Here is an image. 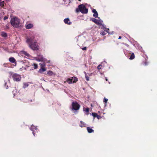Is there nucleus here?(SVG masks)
<instances>
[{
  "label": "nucleus",
  "instance_id": "obj_7",
  "mask_svg": "<svg viewBox=\"0 0 157 157\" xmlns=\"http://www.w3.org/2000/svg\"><path fill=\"white\" fill-rule=\"evenodd\" d=\"M64 22L67 25H70L71 24V22L70 21V20L69 18H65L64 20Z\"/></svg>",
  "mask_w": 157,
  "mask_h": 157
},
{
  "label": "nucleus",
  "instance_id": "obj_2",
  "mask_svg": "<svg viewBox=\"0 0 157 157\" xmlns=\"http://www.w3.org/2000/svg\"><path fill=\"white\" fill-rule=\"evenodd\" d=\"M76 12L78 13L80 11L82 13H87L88 12V9L86 8V6L83 4L80 5L78 8L76 9Z\"/></svg>",
  "mask_w": 157,
  "mask_h": 157
},
{
  "label": "nucleus",
  "instance_id": "obj_24",
  "mask_svg": "<svg viewBox=\"0 0 157 157\" xmlns=\"http://www.w3.org/2000/svg\"><path fill=\"white\" fill-rule=\"evenodd\" d=\"M44 58H42V59H39V57H38V58H37V59H36V60L37 61H44Z\"/></svg>",
  "mask_w": 157,
  "mask_h": 157
},
{
  "label": "nucleus",
  "instance_id": "obj_10",
  "mask_svg": "<svg viewBox=\"0 0 157 157\" xmlns=\"http://www.w3.org/2000/svg\"><path fill=\"white\" fill-rule=\"evenodd\" d=\"M73 80V77H72V78H69L66 80L67 82L69 84H71L72 82V81Z\"/></svg>",
  "mask_w": 157,
  "mask_h": 157
},
{
  "label": "nucleus",
  "instance_id": "obj_27",
  "mask_svg": "<svg viewBox=\"0 0 157 157\" xmlns=\"http://www.w3.org/2000/svg\"><path fill=\"white\" fill-rule=\"evenodd\" d=\"M33 66H34V68L35 69H36L38 68V65L36 63H34Z\"/></svg>",
  "mask_w": 157,
  "mask_h": 157
},
{
  "label": "nucleus",
  "instance_id": "obj_35",
  "mask_svg": "<svg viewBox=\"0 0 157 157\" xmlns=\"http://www.w3.org/2000/svg\"><path fill=\"white\" fill-rule=\"evenodd\" d=\"M39 57L40 59H41L42 58H44L42 56H40Z\"/></svg>",
  "mask_w": 157,
  "mask_h": 157
},
{
  "label": "nucleus",
  "instance_id": "obj_13",
  "mask_svg": "<svg viewBox=\"0 0 157 157\" xmlns=\"http://www.w3.org/2000/svg\"><path fill=\"white\" fill-rule=\"evenodd\" d=\"M33 24H29L26 25V28L27 29H29L33 27Z\"/></svg>",
  "mask_w": 157,
  "mask_h": 157
},
{
  "label": "nucleus",
  "instance_id": "obj_28",
  "mask_svg": "<svg viewBox=\"0 0 157 157\" xmlns=\"http://www.w3.org/2000/svg\"><path fill=\"white\" fill-rule=\"evenodd\" d=\"M29 85L27 83H25L24 84V87L26 88Z\"/></svg>",
  "mask_w": 157,
  "mask_h": 157
},
{
  "label": "nucleus",
  "instance_id": "obj_26",
  "mask_svg": "<svg viewBox=\"0 0 157 157\" xmlns=\"http://www.w3.org/2000/svg\"><path fill=\"white\" fill-rule=\"evenodd\" d=\"M53 72L52 71H49L47 72L48 75H53Z\"/></svg>",
  "mask_w": 157,
  "mask_h": 157
},
{
  "label": "nucleus",
  "instance_id": "obj_1",
  "mask_svg": "<svg viewBox=\"0 0 157 157\" xmlns=\"http://www.w3.org/2000/svg\"><path fill=\"white\" fill-rule=\"evenodd\" d=\"M35 37L31 36L27 38L26 42L29 45V47L33 50L38 51L39 49V46L37 43L34 40Z\"/></svg>",
  "mask_w": 157,
  "mask_h": 157
},
{
  "label": "nucleus",
  "instance_id": "obj_12",
  "mask_svg": "<svg viewBox=\"0 0 157 157\" xmlns=\"http://www.w3.org/2000/svg\"><path fill=\"white\" fill-rule=\"evenodd\" d=\"M87 130L89 133H91L94 132V130L92 129L91 128H90V127H87Z\"/></svg>",
  "mask_w": 157,
  "mask_h": 157
},
{
  "label": "nucleus",
  "instance_id": "obj_19",
  "mask_svg": "<svg viewBox=\"0 0 157 157\" xmlns=\"http://www.w3.org/2000/svg\"><path fill=\"white\" fill-rule=\"evenodd\" d=\"M92 115L94 117H100V116L98 115L97 113H92Z\"/></svg>",
  "mask_w": 157,
  "mask_h": 157
},
{
  "label": "nucleus",
  "instance_id": "obj_30",
  "mask_svg": "<svg viewBox=\"0 0 157 157\" xmlns=\"http://www.w3.org/2000/svg\"><path fill=\"white\" fill-rule=\"evenodd\" d=\"M100 34L102 36H104L106 35V33L104 31H103L100 33Z\"/></svg>",
  "mask_w": 157,
  "mask_h": 157
},
{
  "label": "nucleus",
  "instance_id": "obj_4",
  "mask_svg": "<svg viewBox=\"0 0 157 157\" xmlns=\"http://www.w3.org/2000/svg\"><path fill=\"white\" fill-rule=\"evenodd\" d=\"M72 110H78L80 108V105L76 101L73 102L72 103Z\"/></svg>",
  "mask_w": 157,
  "mask_h": 157
},
{
  "label": "nucleus",
  "instance_id": "obj_20",
  "mask_svg": "<svg viewBox=\"0 0 157 157\" xmlns=\"http://www.w3.org/2000/svg\"><path fill=\"white\" fill-rule=\"evenodd\" d=\"M5 4V2L3 1L1 2H0V7H3Z\"/></svg>",
  "mask_w": 157,
  "mask_h": 157
},
{
  "label": "nucleus",
  "instance_id": "obj_9",
  "mask_svg": "<svg viewBox=\"0 0 157 157\" xmlns=\"http://www.w3.org/2000/svg\"><path fill=\"white\" fill-rule=\"evenodd\" d=\"M9 61L13 63H16V61L15 59L13 57H10L9 59Z\"/></svg>",
  "mask_w": 157,
  "mask_h": 157
},
{
  "label": "nucleus",
  "instance_id": "obj_18",
  "mask_svg": "<svg viewBox=\"0 0 157 157\" xmlns=\"http://www.w3.org/2000/svg\"><path fill=\"white\" fill-rule=\"evenodd\" d=\"M78 81V78L75 77H73V80L72 82L73 83H76Z\"/></svg>",
  "mask_w": 157,
  "mask_h": 157
},
{
  "label": "nucleus",
  "instance_id": "obj_23",
  "mask_svg": "<svg viewBox=\"0 0 157 157\" xmlns=\"http://www.w3.org/2000/svg\"><path fill=\"white\" fill-rule=\"evenodd\" d=\"M84 111L86 113H88L89 111V109L88 108H83Z\"/></svg>",
  "mask_w": 157,
  "mask_h": 157
},
{
  "label": "nucleus",
  "instance_id": "obj_22",
  "mask_svg": "<svg viewBox=\"0 0 157 157\" xmlns=\"http://www.w3.org/2000/svg\"><path fill=\"white\" fill-rule=\"evenodd\" d=\"M39 64L40 65V68L44 67L45 66V63H40Z\"/></svg>",
  "mask_w": 157,
  "mask_h": 157
},
{
  "label": "nucleus",
  "instance_id": "obj_17",
  "mask_svg": "<svg viewBox=\"0 0 157 157\" xmlns=\"http://www.w3.org/2000/svg\"><path fill=\"white\" fill-rule=\"evenodd\" d=\"M135 57L134 53H132L129 59L130 60H132L134 59Z\"/></svg>",
  "mask_w": 157,
  "mask_h": 157
},
{
  "label": "nucleus",
  "instance_id": "obj_33",
  "mask_svg": "<svg viewBox=\"0 0 157 157\" xmlns=\"http://www.w3.org/2000/svg\"><path fill=\"white\" fill-rule=\"evenodd\" d=\"M81 49L83 50H86L87 49V48L86 47H84V48H82Z\"/></svg>",
  "mask_w": 157,
  "mask_h": 157
},
{
  "label": "nucleus",
  "instance_id": "obj_5",
  "mask_svg": "<svg viewBox=\"0 0 157 157\" xmlns=\"http://www.w3.org/2000/svg\"><path fill=\"white\" fill-rule=\"evenodd\" d=\"M12 77L13 80L17 82L20 81L21 78V76L16 73L13 74Z\"/></svg>",
  "mask_w": 157,
  "mask_h": 157
},
{
  "label": "nucleus",
  "instance_id": "obj_31",
  "mask_svg": "<svg viewBox=\"0 0 157 157\" xmlns=\"http://www.w3.org/2000/svg\"><path fill=\"white\" fill-rule=\"evenodd\" d=\"M104 100L103 101L104 102H105V103H106L108 101V99L106 98H104Z\"/></svg>",
  "mask_w": 157,
  "mask_h": 157
},
{
  "label": "nucleus",
  "instance_id": "obj_40",
  "mask_svg": "<svg viewBox=\"0 0 157 157\" xmlns=\"http://www.w3.org/2000/svg\"><path fill=\"white\" fill-rule=\"evenodd\" d=\"M97 117L98 119H99V117Z\"/></svg>",
  "mask_w": 157,
  "mask_h": 157
},
{
  "label": "nucleus",
  "instance_id": "obj_38",
  "mask_svg": "<svg viewBox=\"0 0 157 157\" xmlns=\"http://www.w3.org/2000/svg\"><path fill=\"white\" fill-rule=\"evenodd\" d=\"M105 79L106 81H108V79L106 77H105Z\"/></svg>",
  "mask_w": 157,
  "mask_h": 157
},
{
  "label": "nucleus",
  "instance_id": "obj_34",
  "mask_svg": "<svg viewBox=\"0 0 157 157\" xmlns=\"http://www.w3.org/2000/svg\"><path fill=\"white\" fill-rule=\"evenodd\" d=\"M8 17L7 16H5L4 18V20H5L7 19H8Z\"/></svg>",
  "mask_w": 157,
  "mask_h": 157
},
{
  "label": "nucleus",
  "instance_id": "obj_25",
  "mask_svg": "<svg viewBox=\"0 0 157 157\" xmlns=\"http://www.w3.org/2000/svg\"><path fill=\"white\" fill-rule=\"evenodd\" d=\"M2 36L4 37H6L7 36V34L4 32H2Z\"/></svg>",
  "mask_w": 157,
  "mask_h": 157
},
{
  "label": "nucleus",
  "instance_id": "obj_29",
  "mask_svg": "<svg viewBox=\"0 0 157 157\" xmlns=\"http://www.w3.org/2000/svg\"><path fill=\"white\" fill-rule=\"evenodd\" d=\"M86 73L85 78H86V79L87 81H88L89 80V77L87 76V75H86V73Z\"/></svg>",
  "mask_w": 157,
  "mask_h": 157
},
{
  "label": "nucleus",
  "instance_id": "obj_36",
  "mask_svg": "<svg viewBox=\"0 0 157 157\" xmlns=\"http://www.w3.org/2000/svg\"><path fill=\"white\" fill-rule=\"evenodd\" d=\"M33 135H34V136H35V133H34V131H33Z\"/></svg>",
  "mask_w": 157,
  "mask_h": 157
},
{
  "label": "nucleus",
  "instance_id": "obj_37",
  "mask_svg": "<svg viewBox=\"0 0 157 157\" xmlns=\"http://www.w3.org/2000/svg\"><path fill=\"white\" fill-rule=\"evenodd\" d=\"M121 38V36H119V38H118V39H120Z\"/></svg>",
  "mask_w": 157,
  "mask_h": 157
},
{
  "label": "nucleus",
  "instance_id": "obj_11",
  "mask_svg": "<svg viewBox=\"0 0 157 157\" xmlns=\"http://www.w3.org/2000/svg\"><path fill=\"white\" fill-rule=\"evenodd\" d=\"M29 128L30 130L32 131H33L34 130H36L37 129V127H36L33 125H32Z\"/></svg>",
  "mask_w": 157,
  "mask_h": 157
},
{
  "label": "nucleus",
  "instance_id": "obj_6",
  "mask_svg": "<svg viewBox=\"0 0 157 157\" xmlns=\"http://www.w3.org/2000/svg\"><path fill=\"white\" fill-rule=\"evenodd\" d=\"M90 21L98 25H99L100 24L99 21L94 18H91Z\"/></svg>",
  "mask_w": 157,
  "mask_h": 157
},
{
  "label": "nucleus",
  "instance_id": "obj_39",
  "mask_svg": "<svg viewBox=\"0 0 157 157\" xmlns=\"http://www.w3.org/2000/svg\"><path fill=\"white\" fill-rule=\"evenodd\" d=\"M10 0H6L7 2H8L10 1Z\"/></svg>",
  "mask_w": 157,
  "mask_h": 157
},
{
  "label": "nucleus",
  "instance_id": "obj_21",
  "mask_svg": "<svg viewBox=\"0 0 157 157\" xmlns=\"http://www.w3.org/2000/svg\"><path fill=\"white\" fill-rule=\"evenodd\" d=\"M102 29H104V31H105L108 33H109V29L103 26V27Z\"/></svg>",
  "mask_w": 157,
  "mask_h": 157
},
{
  "label": "nucleus",
  "instance_id": "obj_41",
  "mask_svg": "<svg viewBox=\"0 0 157 157\" xmlns=\"http://www.w3.org/2000/svg\"><path fill=\"white\" fill-rule=\"evenodd\" d=\"M2 0H0V1H1Z\"/></svg>",
  "mask_w": 157,
  "mask_h": 157
},
{
  "label": "nucleus",
  "instance_id": "obj_32",
  "mask_svg": "<svg viewBox=\"0 0 157 157\" xmlns=\"http://www.w3.org/2000/svg\"><path fill=\"white\" fill-rule=\"evenodd\" d=\"M102 65L101 64L99 65L97 67L98 69L99 70L101 69V66Z\"/></svg>",
  "mask_w": 157,
  "mask_h": 157
},
{
  "label": "nucleus",
  "instance_id": "obj_16",
  "mask_svg": "<svg viewBox=\"0 0 157 157\" xmlns=\"http://www.w3.org/2000/svg\"><path fill=\"white\" fill-rule=\"evenodd\" d=\"M80 126L81 127H86V124L82 121H80Z\"/></svg>",
  "mask_w": 157,
  "mask_h": 157
},
{
  "label": "nucleus",
  "instance_id": "obj_14",
  "mask_svg": "<svg viewBox=\"0 0 157 157\" xmlns=\"http://www.w3.org/2000/svg\"><path fill=\"white\" fill-rule=\"evenodd\" d=\"M21 53L22 54H24V55H25V56L28 57H29L30 56V55L28 53L25 51H21Z\"/></svg>",
  "mask_w": 157,
  "mask_h": 157
},
{
  "label": "nucleus",
  "instance_id": "obj_15",
  "mask_svg": "<svg viewBox=\"0 0 157 157\" xmlns=\"http://www.w3.org/2000/svg\"><path fill=\"white\" fill-rule=\"evenodd\" d=\"M46 70V68L44 67L40 68L39 70V71L40 73H42L43 72L45 71Z\"/></svg>",
  "mask_w": 157,
  "mask_h": 157
},
{
  "label": "nucleus",
  "instance_id": "obj_3",
  "mask_svg": "<svg viewBox=\"0 0 157 157\" xmlns=\"http://www.w3.org/2000/svg\"><path fill=\"white\" fill-rule=\"evenodd\" d=\"M10 22L11 25L15 28H17L19 26L20 24L19 20L17 17L11 18Z\"/></svg>",
  "mask_w": 157,
  "mask_h": 157
},
{
  "label": "nucleus",
  "instance_id": "obj_8",
  "mask_svg": "<svg viewBox=\"0 0 157 157\" xmlns=\"http://www.w3.org/2000/svg\"><path fill=\"white\" fill-rule=\"evenodd\" d=\"M92 12L94 13L93 16L95 18L97 17L98 16V14L95 9H93L92 10Z\"/></svg>",
  "mask_w": 157,
  "mask_h": 157
}]
</instances>
